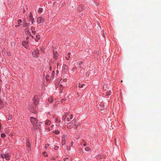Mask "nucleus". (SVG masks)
<instances>
[{
  "mask_svg": "<svg viewBox=\"0 0 161 161\" xmlns=\"http://www.w3.org/2000/svg\"><path fill=\"white\" fill-rule=\"evenodd\" d=\"M30 120L31 123L33 125L34 127H35V125L37 124V119L33 117H31L30 118Z\"/></svg>",
  "mask_w": 161,
  "mask_h": 161,
  "instance_id": "nucleus-1",
  "label": "nucleus"
},
{
  "mask_svg": "<svg viewBox=\"0 0 161 161\" xmlns=\"http://www.w3.org/2000/svg\"><path fill=\"white\" fill-rule=\"evenodd\" d=\"M32 55L34 57L36 58H37L38 57L39 50H36V51H33L32 53Z\"/></svg>",
  "mask_w": 161,
  "mask_h": 161,
  "instance_id": "nucleus-2",
  "label": "nucleus"
},
{
  "mask_svg": "<svg viewBox=\"0 0 161 161\" xmlns=\"http://www.w3.org/2000/svg\"><path fill=\"white\" fill-rule=\"evenodd\" d=\"M75 120H73L71 122L68 123L67 125V128L69 129H70L74 125V124L75 123Z\"/></svg>",
  "mask_w": 161,
  "mask_h": 161,
  "instance_id": "nucleus-3",
  "label": "nucleus"
},
{
  "mask_svg": "<svg viewBox=\"0 0 161 161\" xmlns=\"http://www.w3.org/2000/svg\"><path fill=\"white\" fill-rule=\"evenodd\" d=\"M1 155L2 158H5L7 160H9V156L7 154H2Z\"/></svg>",
  "mask_w": 161,
  "mask_h": 161,
  "instance_id": "nucleus-4",
  "label": "nucleus"
},
{
  "mask_svg": "<svg viewBox=\"0 0 161 161\" xmlns=\"http://www.w3.org/2000/svg\"><path fill=\"white\" fill-rule=\"evenodd\" d=\"M43 19L41 17H39L37 19V22L38 24L42 23L44 22Z\"/></svg>",
  "mask_w": 161,
  "mask_h": 161,
  "instance_id": "nucleus-5",
  "label": "nucleus"
},
{
  "mask_svg": "<svg viewBox=\"0 0 161 161\" xmlns=\"http://www.w3.org/2000/svg\"><path fill=\"white\" fill-rule=\"evenodd\" d=\"M33 103L35 105H36L38 103V96H35L34 97L33 99Z\"/></svg>",
  "mask_w": 161,
  "mask_h": 161,
  "instance_id": "nucleus-6",
  "label": "nucleus"
},
{
  "mask_svg": "<svg viewBox=\"0 0 161 161\" xmlns=\"http://www.w3.org/2000/svg\"><path fill=\"white\" fill-rule=\"evenodd\" d=\"M26 146L27 149H28V150H30L31 149L30 143L29 142V141L28 140H27V142H26Z\"/></svg>",
  "mask_w": 161,
  "mask_h": 161,
  "instance_id": "nucleus-7",
  "label": "nucleus"
},
{
  "mask_svg": "<svg viewBox=\"0 0 161 161\" xmlns=\"http://www.w3.org/2000/svg\"><path fill=\"white\" fill-rule=\"evenodd\" d=\"M68 69V67L66 65H63V71L64 72H66Z\"/></svg>",
  "mask_w": 161,
  "mask_h": 161,
  "instance_id": "nucleus-8",
  "label": "nucleus"
},
{
  "mask_svg": "<svg viewBox=\"0 0 161 161\" xmlns=\"http://www.w3.org/2000/svg\"><path fill=\"white\" fill-rule=\"evenodd\" d=\"M83 64V62L81 61H79L77 63V65L79 68L81 69V65Z\"/></svg>",
  "mask_w": 161,
  "mask_h": 161,
  "instance_id": "nucleus-9",
  "label": "nucleus"
},
{
  "mask_svg": "<svg viewBox=\"0 0 161 161\" xmlns=\"http://www.w3.org/2000/svg\"><path fill=\"white\" fill-rule=\"evenodd\" d=\"M28 42L27 41L23 42L22 44L25 48H26L27 45L28 44Z\"/></svg>",
  "mask_w": 161,
  "mask_h": 161,
  "instance_id": "nucleus-10",
  "label": "nucleus"
},
{
  "mask_svg": "<svg viewBox=\"0 0 161 161\" xmlns=\"http://www.w3.org/2000/svg\"><path fill=\"white\" fill-rule=\"evenodd\" d=\"M69 117H68L67 118V121H70L72 119L73 116V115L72 114H70L69 116Z\"/></svg>",
  "mask_w": 161,
  "mask_h": 161,
  "instance_id": "nucleus-11",
  "label": "nucleus"
},
{
  "mask_svg": "<svg viewBox=\"0 0 161 161\" xmlns=\"http://www.w3.org/2000/svg\"><path fill=\"white\" fill-rule=\"evenodd\" d=\"M106 92V95L108 96L110 95L111 93V91L109 90H108Z\"/></svg>",
  "mask_w": 161,
  "mask_h": 161,
  "instance_id": "nucleus-12",
  "label": "nucleus"
},
{
  "mask_svg": "<svg viewBox=\"0 0 161 161\" xmlns=\"http://www.w3.org/2000/svg\"><path fill=\"white\" fill-rule=\"evenodd\" d=\"M51 123V122L49 120H47L45 122V124L46 125H50Z\"/></svg>",
  "mask_w": 161,
  "mask_h": 161,
  "instance_id": "nucleus-13",
  "label": "nucleus"
},
{
  "mask_svg": "<svg viewBox=\"0 0 161 161\" xmlns=\"http://www.w3.org/2000/svg\"><path fill=\"white\" fill-rule=\"evenodd\" d=\"M70 53H69L66 57V58L67 59V60H69V58H70Z\"/></svg>",
  "mask_w": 161,
  "mask_h": 161,
  "instance_id": "nucleus-14",
  "label": "nucleus"
},
{
  "mask_svg": "<svg viewBox=\"0 0 161 161\" xmlns=\"http://www.w3.org/2000/svg\"><path fill=\"white\" fill-rule=\"evenodd\" d=\"M48 100L50 103H52L53 101V97H51L48 99Z\"/></svg>",
  "mask_w": 161,
  "mask_h": 161,
  "instance_id": "nucleus-15",
  "label": "nucleus"
},
{
  "mask_svg": "<svg viewBox=\"0 0 161 161\" xmlns=\"http://www.w3.org/2000/svg\"><path fill=\"white\" fill-rule=\"evenodd\" d=\"M40 37L39 35H37L36 36V38L35 40L36 42H37L38 40L40 39Z\"/></svg>",
  "mask_w": 161,
  "mask_h": 161,
  "instance_id": "nucleus-16",
  "label": "nucleus"
},
{
  "mask_svg": "<svg viewBox=\"0 0 161 161\" xmlns=\"http://www.w3.org/2000/svg\"><path fill=\"white\" fill-rule=\"evenodd\" d=\"M65 142H66V141H65V138H63L62 139V145H64L65 144Z\"/></svg>",
  "mask_w": 161,
  "mask_h": 161,
  "instance_id": "nucleus-17",
  "label": "nucleus"
},
{
  "mask_svg": "<svg viewBox=\"0 0 161 161\" xmlns=\"http://www.w3.org/2000/svg\"><path fill=\"white\" fill-rule=\"evenodd\" d=\"M43 11V9L42 8H40L38 9V12L39 13H42Z\"/></svg>",
  "mask_w": 161,
  "mask_h": 161,
  "instance_id": "nucleus-18",
  "label": "nucleus"
},
{
  "mask_svg": "<svg viewBox=\"0 0 161 161\" xmlns=\"http://www.w3.org/2000/svg\"><path fill=\"white\" fill-rule=\"evenodd\" d=\"M78 9L79 12H80L82 10V7L80 6H79L78 7Z\"/></svg>",
  "mask_w": 161,
  "mask_h": 161,
  "instance_id": "nucleus-19",
  "label": "nucleus"
},
{
  "mask_svg": "<svg viewBox=\"0 0 161 161\" xmlns=\"http://www.w3.org/2000/svg\"><path fill=\"white\" fill-rule=\"evenodd\" d=\"M54 76L55 72L54 71H52L51 77L52 78V79H53L54 78Z\"/></svg>",
  "mask_w": 161,
  "mask_h": 161,
  "instance_id": "nucleus-20",
  "label": "nucleus"
},
{
  "mask_svg": "<svg viewBox=\"0 0 161 161\" xmlns=\"http://www.w3.org/2000/svg\"><path fill=\"white\" fill-rule=\"evenodd\" d=\"M27 25H28L26 21H25L24 23V24L23 25V26L24 27H27Z\"/></svg>",
  "mask_w": 161,
  "mask_h": 161,
  "instance_id": "nucleus-21",
  "label": "nucleus"
},
{
  "mask_svg": "<svg viewBox=\"0 0 161 161\" xmlns=\"http://www.w3.org/2000/svg\"><path fill=\"white\" fill-rule=\"evenodd\" d=\"M58 58V56L57 53H54V58L57 59Z\"/></svg>",
  "mask_w": 161,
  "mask_h": 161,
  "instance_id": "nucleus-22",
  "label": "nucleus"
},
{
  "mask_svg": "<svg viewBox=\"0 0 161 161\" xmlns=\"http://www.w3.org/2000/svg\"><path fill=\"white\" fill-rule=\"evenodd\" d=\"M85 85V84H84L80 85V84H79V88H82L83 86Z\"/></svg>",
  "mask_w": 161,
  "mask_h": 161,
  "instance_id": "nucleus-23",
  "label": "nucleus"
},
{
  "mask_svg": "<svg viewBox=\"0 0 161 161\" xmlns=\"http://www.w3.org/2000/svg\"><path fill=\"white\" fill-rule=\"evenodd\" d=\"M54 133L56 134H58L59 133V131L58 130H55Z\"/></svg>",
  "mask_w": 161,
  "mask_h": 161,
  "instance_id": "nucleus-24",
  "label": "nucleus"
},
{
  "mask_svg": "<svg viewBox=\"0 0 161 161\" xmlns=\"http://www.w3.org/2000/svg\"><path fill=\"white\" fill-rule=\"evenodd\" d=\"M49 77V76L48 75H46V77H45L46 80L47 81H48L49 80V79H48Z\"/></svg>",
  "mask_w": 161,
  "mask_h": 161,
  "instance_id": "nucleus-25",
  "label": "nucleus"
},
{
  "mask_svg": "<svg viewBox=\"0 0 161 161\" xmlns=\"http://www.w3.org/2000/svg\"><path fill=\"white\" fill-rule=\"evenodd\" d=\"M1 136L3 138H4L6 136V135L4 133H3L1 134Z\"/></svg>",
  "mask_w": 161,
  "mask_h": 161,
  "instance_id": "nucleus-26",
  "label": "nucleus"
},
{
  "mask_svg": "<svg viewBox=\"0 0 161 161\" xmlns=\"http://www.w3.org/2000/svg\"><path fill=\"white\" fill-rule=\"evenodd\" d=\"M67 81V79H64L61 82L62 83H63H63H64V84H65V83H66V81Z\"/></svg>",
  "mask_w": 161,
  "mask_h": 161,
  "instance_id": "nucleus-27",
  "label": "nucleus"
},
{
  "mask_svg": "<svg viewBox=\"0 0 161 161\" xmlns=\"http://www.w3.org/2000/svg\"><path fill=\"white\" fill-rule=\"evenodd\" d=\"M42 153L44 155V156L45 157H47V155L46 153L44 151L42 152Z\"/></svg>",
  "mask_w": 161,
  "mask_h": 161,
  "instance_id": "nucleus-28",
  "label": "nucleus"
},
{
  "mask_svg": "<svg viewBox=\"0 0 161 161\" xmlns=\"http://www.w3.org/2000/svg\"><path fill=\"white\" fill-rule=\"evenodd\" d=\"M85 150L86 151H88L90 150V148L89 147H86L85 148Z\"/></svg>",
  "mask_w": 161,
  "mask_h": 161,
  "instance_id": "nucleus-29",
  "label": "nucleus"
},
{
  "mask_svg": "<svg viewBox=\"0 0 161 161\" xmlns=\"http://www.w3.org/2000/svg\"><path fill=\"white\" fill-rule=\"evenodd\" d=\"M3 103V102L2 100L0 99V108L2 107V104Z\"/></svg>",
  "mask_w": 161,
  "mask_h": 161,
  "instance_id": "nucleus-30",
  "label": "nucleus"
},
{
  "mask_svg": "<svg viewBox=\"0 0 161 161\" xmlns=\"http://www.w3.org/2000/svg\"><path fill=\"white\" fill-rule=\"evenodd\" d=\"M58 148V146H55L54 147V149L55 150H57Z\"/></svg>",
  "mask_w": 161,
  "mask_h": 161,
  "instance_id": "nucleus-31",
  "label": "nucleus"
},
{
  "mask_svg": "<svg viewBox=\"0 0 161 161\" xmlns=\"http://www.w3.org/2000/svg\"><path fill=\"white\" fill-rule=\"evenodd\" d=\"M49 146V144H46L45 146V147L46 149H47V147Z\"/></svg>",
  "mask_w": 161,
  "mask_h": 161,
  "instance_id": "nucleus-32",
  "label": "nucleus"
},
{
  "mask_svg": "<svg viewBox=\"0 0 161 161\" xmlns=\"http://www.w3.org/2000/svg\"><path fill=\"white\" fill-rule=\"evenodd\" d=\"M34 28L33 27H31V30L32 31V33H34L35 32V31H33V29H34Z\"/></svg>",
  "mask_w": 161,
  "mask_h": 161,
  "instance_id": "nucleus-33",
  "label": "nucleus"
},
{
  "mask_svg": "<svg viewBox=\"0 0 161 161\" xmlns=\"http://www.w3.org/2000/svg\"><path fill=\"white\" fill-rule=\"evenodd\" d=\"M69 159L68 158H64V161H66V160H67V159ZM69 161V160H68V161Z\"/></svg>",
  "mask_w": 161,
  "mask_h": 161,
  "instance_id": "nucleus-34",
  "label": "nucleus"
},
{
  "mask_svg": "<svg viewBox=\"0 0 161 161\" xmlns=\"http://www.w3.org/2000/svg\"><path fill=\"white\" fill-rule=\"evenodd\" d=\"M18 22H19L22 23V20L21 19H19L18 20Z\"/></svg>",
  "mask_w": 161,
  "mask_h": 161,
  "instance_id": "nucleus-35",
  "label": "nucleus"
},
{
  "mask_svg": "<svg viewBox=\"0 0 161 161\" xmlns=\"http://www.w3.org/2000/svg\"><path fill=\"white\" fill-rule=\"evenodd\" d=\"M78 125H78V124H75V128H77V127L78 126Z\"/></svg>",
  "mask_w": 161,
  "mask_h": 161,
  "instance_id": "nucleus-36",
  "label": "nucleus"
},
{
  "mask_svg": "<svg viewBox=\"0 0 161 161\" xmlns=\"http://www.w3.org/2000/svg\"><path fill=\"white\" fill-rule=\"evenodd\" d=\"M75 69V68H73L71 70V71H73V72H74V70Z\"/></svg>",
  "mask_w": 161,
  "mask_h": 161,
  "instance_id": "nucleus-37",
  "label": "nucleus"
},
{
  "mask_svg": "<svg viewBox=\"0 0 161 161\" xmlns=\"http://www.w3.org/2000/svg\"><path fill=\"white\" fill-rule=\"evenodd\" d=\"M30 18L31 19V18L32 17V14L31 13H30Z\"/></svg>",
  "mask_w": 161,
  "mask_h": 161,
  "instance_id": "nucleus-38",
  "label": "nucleus"
},
{
  "mask_svg": "<svg viewBox=\"0 0 161 161\" xmlns=\"http://www.w3.org/2000/svg\"><path fill=\"white\" fill-rule=\"evenodd\" d=\"M63 86V85L62 84H60V85H59V87L60 88H61Z\"/></svg>",
  "mask_w": 161,
  "mask_h": 161,
  "instance_id": "nucleus-39",
  "label": "nucleus"
},
{
  "mask_svg": "<svg viewBox=\"0 0 161 161\" xmlns=\"http://www.w3.org/2000/svg\"><path fill=\"white\" fill-rule=\"evenodd\" d=\"M15 27H19V25H15Z\"/></svg>",
  "mask_w": 161,
  "mask_h": 161,
  "instance_id": "nucleus-40",
  "label": "nucleus"
},
{
  "mask_svg": "<svg viewBox=\"0 0 161 161\" xmlns=\"http://www.w3.org/2000/svg\"><path fill=\"white\" fill-rule=\"evenodd\" d=\"M86 145H87L86 143H85L83 145V146H85Z\"/></svg>",
  "mask_w": 161,
  "mask_h": 161,
  "instance_id": "nucleus-41",
  "label": "nucleus"
},
{
  "mask_svg": "<svg viewBox=\"0 0 161 161\" xmlns=\"http://www.w3.org/2000/svg\"><path fill=\"white\" fill-rule=\"evenodd\" d=\"M49 70H52V67L51 66H50V67H49Z\"/></svg>",
  "mask_w": 161,
  "mask_h": 161,
  "instance_id": "nucleus-42",
  "label": "nucleus"
},
{
  "mask_svg": "<svg viewBox=\"0 0 161 161\" xmlns=\"http://www.w3.org/2000/svg\"><path fill=\"white\" fill-rule=\"evenodd\" d=\"M25 10L24 9V8L23 10V13H25Z\"/></svg>",
  "mask_w": 161,
  "mask_h": 161,
  "instance_id": "nucleus-43",
  "label": "nucleus"
},
{
  "mask_svg": "<svg viewBox=\"0 0 161 161\" xmlns=\"http://www.w3.org/2000/svg\"><path fill=\"white\" fill-rule=\"evenodd\" d=\"M57 74H58V73L59 71L58 70H57L56 71Z\"/></svg>",
  "mask_w": 161,
  "mask_h": 161,
  "instance_id": "nucleus-44",
  "label": "nucleus"
},
{
  "mask_svg": "<svg viewBox=\"0 0 161 161\" xmlns=\"http://www.w3.org/2000/svg\"><path fill=\"white\" fill-rule=\"evenodd\" d=\"M29 37H26V41L29 39Z\"/></svg>",
  "mask_w": 161,
  "mask_h": 161,
  "instance_id": "nucleus-45",
  "label": "nucleus"
},
{
  "mask_svg": "<svg viewBox=\"0 0 161 161\" xmlns=\"http://www.w3.org/2000/svg\"><path fill=\"white\" fill-rule=\"evenodd\" d=\"M34 20V19H32V21H31V23L32 24H33V20Z\"/></svg>",
  "mask_w": 161,
  "mask_h": 161,
  "instance_id": "nucleus-46",
  "label": "nucleus"
},
{
  "mask_svg": "<svg viewBox=\"0 0 161 161\" xmlns=\"http://www.w3.org/2000/svg\"><path fill=\"white\" fill-rule=\"evenodd\" d=\"M59 63H57V67H58V66L59 65Z\"/></svg>",
  "mask_w": 161,
  "mask_h": 161,
  "instance_id": "nucleus-47",
  "label": "nucleus"
},
{
  "mask_svg": "<svg viewBox=\"0 0 161 161\" xmlns=\"http://www.w3.org/2000/svg\"><path fill=\"white\" fill-rule=\"evenodd\" d=\"M69 148H70L69 147V146H67V149H69Z\"/></svg>",
  "mask_w": 161,
  "mask_h": 161,
  "instance_id": "nucleus-48",
  "label": "nucleus"
},
{
  "mask_svg": "<svg viewBox=\"0 0 161 161\" xmlns=\"http://www.w3.org/2000/svg\"><path fill=\"white\" fill-rule=\"evenodd\" d=\"M73 142H71V144L72 145L73 144Z\"/></svg>",
  "mask_w": 161,
  "mask_h": 161,
  "instance_id": "nucleus-49",
  "label": "nucleus"
},
{
  "mask_svg": "<svg viewBox=\"0 0 161 161\" xmlns=\"http://www.w3.org/2000/svg\"><path fill=\"white\" fill-rule=\"evenodd\" d=\"M53 126H54V125H52V126H51V127L52 128V127H53Z\"/></svg>",
  "mask_w": 161,
  "mask_h": 161,
  "instance_id": "nucleus-50",
  "label": "nucleus"
},
{
  "mask_svg": "<svg viewBox=\"0 0 161 161\" xmlns=\"http://www.w3.org/2000/svg\"><path fill=\"white\" fill-rule=\"evenodd\" d=\"M11 118H10V117H9V118H8V119H11Z\"/></svg>",
  "mask_w": 161,
  "mask_h": 161,
  "instance_id": "nucleus-51",
  "label": "nucleus"
},
{
  "mask_svg": "<svg viewBox=\"0 0 161 161\" xmlns=\"http://www.w3.org/2000/svg\"><path fill=\"white\" fill-rule=\"evenodd\" d=\"M1 124L0 123V129H1Z\"/></svg>",
  "mask_w": 161,
  "mask_h": 161,
  "instance_id": "nucleus-52",
  "label": "nucleus"
},
{
  "mask_svg": "<svg viewBox=\"0 0 161 161\" xmlns=\"http://www.w3.org/2000/svg\"><path fill=\"white\" fill-rule=\"evenodd\" d=\"M122 81H123V80H122L121 81V82H122Z\"/></svg>",
  "mask_w": 161,
  "mask_h": 161,
  "instance_id": "nucleus-53",
  "label": "nucleus"
},
{
  "mask_svg": "<svg viewBox=\"0 0 161 161\" xmlns=\"http://www.w3.org/2000/svg\"><path fill=\"white\" fill-rule=\"evenodd\" d=\"M48 130H50V129H48Z\"/></svg>",
  "mask_w": 161,
  "mask_h": 161,
  "instance_id": "nucleus-54",
  "label": "nucleus"
}]
</instances>
